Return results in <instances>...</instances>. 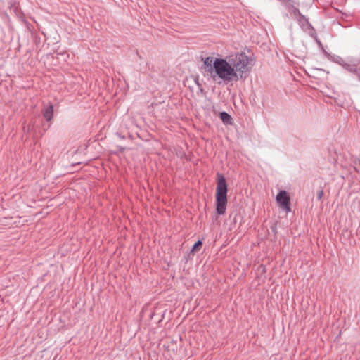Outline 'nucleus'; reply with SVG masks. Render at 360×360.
Listing matches in <instances>:
<instances>
[{
  "instance_id": "f257e3e1",
  "label": "nucleus",
  "mask_w": 360,
  "mask_h": 360,
  "mask_svg": "<svg viewBox=\"0 0 360 360\" xmlns=\"http://www.w3.org/2000/svg\"><path fill=\"white\" fill-rule=\"evenodd\" d=\"M217 79H221L226 84L238 80V74L235 72L229 59L215 58L214 70L208 80L216 82Z\"/></svg>"
},
{
  "instance_id": "f03ea898",
  "label": "nucleus",
  "mask_w": 360,
  "mask_h": 360,
  "mask_svg": "<svg viewBox=\"0 0 360 360\" xmlns=\"http://www.w3.org/2000/svg\"><path fill=\"white\" fill-rule=\"evenodd\" d=\"M227 192V183L224 176L219 172L217 173L216 212L219 215H223L226 212L228 202Z\"/></svg>"
},
{
  "instance_id": "7ed1b4c3",
  "label": "nucleus",
  "mask_w": 360,
  "mask_h": 360,
  "mask_svg": "<svg viewBox=\"0 0 360 360\" xmlns=\"http://www.w3.org/2000/svg\"><path fill=\"white\" fill-rule=\"evenodd\" d=\"M229 59L235 72L238 73L240 78H243V75L252 68V64L250 63V58L244 52L231 56Z\"/></svg>"
},
{
  "instance_id": "20e7f679",
  "label": "nucleus",
  "mask_w": 360,
  "mask_h": 360,
  "mask_svg": "<svg viewBox=\"0 0 360 360\" xmlns=\"http://www.w3.org/2000/svg\"><path fill=\"white\" fill-rule=\"evenodd\" d=\"M297 20L302 30L305 32H308L309 34L316 40L318 44L321 46V43L317 38L316 30L309 22L308 18L303 15L300 18H297Z\"/></svg>"
},
{
  "instance_id": "39448f33",
  "label": "nucleus",
  "mask_w": 360,
  "mask_h": 360,
  "mask_svg": "<svg viewBox=\"0 0 360 360\" xmlns=\"http://www.w3.org/2000/svg\"><path fill=\"white\" fill-rule=\"evenodd\" d=\"M276 200L279 207L286 212L291 211L290 198L287 191L281 190L276 195Z\"/></svg>"
},
{
  "instance_id": "423d86ee",
  "label": "nucleus",
  "mask_w": 360,
  "mask_h": 360,
  "mask_svg": "<svg viewBox=\"0 0 360 360\" xmlns=\"http://www.w3.org/2000/svg\"><path fill=\"white\" fill-rule=\"evenodd\" d=\"M214 59L215 58L211 56H207L202 58V61L203 63L201 68H200V71L202 74V75L207 79L212 74L214 66Z\"/></svg>"
},
{
  "instance_id": "0eeeda50",
  "label": "nucleus",
  "mask_w": 360,
  "mask_h": 360,
  "mask_svg": "<svg viewBox=\"0 0 360 360\" xmlns=\"http://www.w3.org/2000/svg\"><path fill=\"white\" fill-rule=\"evenodd\" d=\"M41 114L48 122H51L54 117V107L51 102L44 103L41 109Z\"/></svg>"
},
{
  "instance_id": "6e6552de",
  "label": "nucleus",
  "mask_w": 360,
  "mask_h": 360,
  "mask_svg": "<svg viewBox=\"0 0 360 360\" xmlns=\"http://www.w3.org/2000/svg\"><path fill=\"white\" fill-rule=\"evenodd\" d=\"M360 63L359 59L347 58L342 68L352 73H357V65Z\"/></svg>"
},
{
  "instance_id": "1a4fd4ad",
  "label": "nucleus",
  "mask_w": 360,
  "mask_h": 360,
  "mask_svg": "<svg viewBox=\"0 0 360 360\" xmlns=\"http://www.w3.org/2000/svg\"><path fill=\"white\" fill-rule=\"evenodd\" d=\"M219 118L224 124L231 125L233 123L231 116L225 111H222L219 113Z\"/></svg>"
},
{
  "instance_id": "9d476101",
  "label": "nucleus",
  "mask_w": 360,
  "mask_h": 360,
  "mask_svg": "<svg viewBox=\"0 0 360 360\" xmlns=\"http://www.w3.org/2000/svg\"><path fill=\"white\" fill-rule=\"evenodd\" d=\"M202 242L200 240H198L197 242H195L194 243V245H193V247L188 254V256L194 255L195 252L198 251L200 249V248L202 247Z\"/></svg>"
},
{
  "instance_id": "9b49d317",
  "label": "nucleus",
  "mask_w": 360,
  "mask_h": 360,
  "mask_svg": "<svg viewBox=\"0 0 360 360\" xmlns=\"http://www.w3.org/2000/svg\"><path fill=\"white\" fill-rule=\"evenodd\" d=\"M292 13L296 17L297 20V18H300L302 15H303V14H302L301 12L300 11L299 8L295 7L294 6H292Z\"/></svg>"
},
{
  "instance_id": "f8f14e48",
  "label": "nucleus",
  "mask_w": 360,
  "mask_h": 360,
  "mask_svg": "<svg viewBox=\"0 0 360 360\" xmlns=\"http://www.w3.org/2000/svg\"><path fill=\"white\" fill-rule=\"evenodd\" d=\"M334 61L342 67L346 60L343 59L342 58L338 56H336L334 57Z\"/></svg>"
},
{
  "instance_id": "ddd939ff",
  "label": "nucleus",
  "mask_w": 360,
  "mask_h": 360,
  "mask_svg": "<svg viewBox=\"0 0 360 360\" xmlns=\"http://www.w3.org/2000/svg\"><path fill=\"white\" fill-rule=\"evenodd\" d=\"M323 189H321L320 191H318L317 193V200H321V198H323Z\"/></svg>"
},
{
  "instance_id": "4468645a",
  "label": "nucleus",
  "mask_w": 360,
  "mask_h": 360,
  "mask_svg": "<svg viewBox=\"0 0 360 360\" xmlns=\"http://www.w3.org/2000/svg\"><path fill=\"white\" fill-rule=\"evenodd\" d=\"M117 148L120 153H123L125 150V147L121 146H117Z\"/></svg>"
},
{
  "instance_id": "2eb2a0df",
  "label": "nucleus",
  "mask_w": 360,
  "mask_h": 360,
  "mask_svg": "<svg viewBox=\"0 0 360 360\" xmlns=\"http://www.w3.org/2000/svg\"><path fill=\"white\" fill-rule=\"evenodd\" d=\"M271 231L274 232V233H277V226H276V224H273L271 226Z\"/></svg>"
},
{
  "instance_id": "dca6fc26",
  "label": "nucleus",
  "mask_w": 360,
  "mask_h": 360,
  "mask_svg": "<svg viewBox=\"0 0 360 360\" xmlns=\"http://www.w3.org/2000/svg\"><path fill=\"white\" fill-rule=\"evenodd\" d=\"M117 136L121 139H124V136H122L120 134H117Z\"/></svg>"
}]
</instances>
